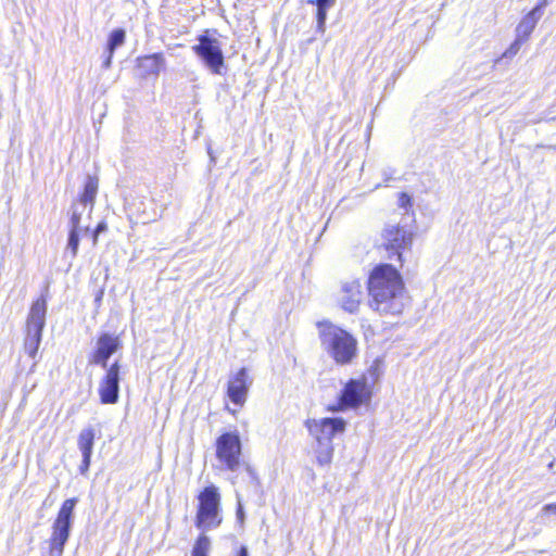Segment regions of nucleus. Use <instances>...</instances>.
Returning a JSON list of instances; mask_svg holds the SVG:
<instances>
[{
	"mask_svg": "<svg viewBox=\"0 0 556 556\" xmlns=\"http://www.w3.org/2000/svg\"><path fill=\"white\" fill-rule=\"evenodd\" d=\"M250 384L251 382L248 381L247 369H239L228 383L227 394L231 402L236 405H243Z\"/></svg>",
	"mask_w": 556,
	"mask_h": 556,
	"instance_id": "4468645a",
	"label": "nucleus"
},
{
	"mask_svg": "<svg viewBox=\"0 0 556 556\" xmlns=\"http://www.w3.org/2000/svg\"><path fill=\"white\" fill-rule=\"evenodd\" d=\"M47 301L43 296L33 302L27 320H26V338L25 351L35 358L42 338V330L46 325Z\"/></svg>",
	"mask_w": 556,
	"mask_h": 556,
	"instance_id": "39448f33",
	"label": "nucleus"
},
{
	"mask_svg": "<svg viewBox=\"0 0 556 556\" xmlns=\"http://www.w3.org/2000/svg\"><path fill=\"white\" fill-rule=\"evenodd\" d=\"M327 10L326 8H317V31L324 33L325 31V22L327 18Z\"/></svg>",
	"mask_w": 556,
	"mask_h": 556,
	"instance_id": "393cba45",
	"label": "nucleus"
},
{
	"mask_svg": "<svg viewBox=\"0 0 556 556\" xmlns=\"http://www.w3.org/2000/svg\"><path fill=\"white\" fill-rule=\"evenodd\" d=\"M239 556H249L248 548L245 546H241Z\"/></svg>",
	"mask_w": 556,
	"mask_h": 556,
	"instance_id": "473e14b6",
	"label": "nucleus"
},
{
	"mask_svg": "<svg viewBox=\"0 0 556 556\" xmlns=\"http://www.w3.org/2000/svg\"><path fill=\"white\" fill-rule=\"evenodd\" d=\"M382 247L388 252V257L396 256L400 264L403 263V252L410 250L415 233L400 225H387L382 230Z\"/></svg>",
	"mask_w": 556,
	"mask_h": 556,
	"instance_id": "423d86ee",
	"label": "nucleus"
},
{
	"mask_svg": "<svg viewBox=\"0 0 556 556\" xmlns=\"http://www.w3.org/2000/svg\"><path fill=\"white\" fill-rule=\"evenodd\" d=\"M305 426L316 442L332 443L338 433L345 431L346 421L343 418L307 419Z\"/></svg>",
	"mask_w": 556,
	"mask_h": 556,
	"instance_id": "1a4fd4ad",
	"label": "nucleus"
},
{
	"mask_svg": "<svg viewBox=\"0 0 556 556\" xmlns=\"http://www.w3.org/2000/svg\"><path fill=\"white\" fill-rule=\"evenodd\" d=\"M122 348V341L118 336L111 333L101 334L96 343V350L90 357V364L108 367L109 358Z\"/></svg>",
	"mask_w": 556,
	"mask_h": 556,
	"instance_id": "ddd939ff",
	"label": "nucleus"
},
{
	"mask_svg": "<svg viewBox=\"0 0 556 556\" xmlns=\"http://www.w3.org/2000/svg\"><path fill=\"white\" fill-rule=\"evenodd\" d=\"M366 396V384L361 380H350L341 392L339 402L328 406V410L332 413L342 412L348 408L359 406Z\"/></svg>",
	"mask_w": 556,
	"mask_h": 556,
	"instance_id": "9d476101",
	"label": "nucleus"
},
{
	"mask_svg": "<svg viewBox=\"0 0 556 556\" xmlns=\"http://www.w3.org/2000/svg\"><path fill=\"white\" fill-rule=\"evenodd\" d=\"M110 35H115V36L125 35V30L122 28H117V29H114Z\"/></svg>",
	"mask_w": 556,
	"mask_h": 556,
	"instance_id": "2f4dec72",
	"label": "nucleus"
},
{
	"mask_svg": "<svg viewBox=\"0 0 556 556\" xmlns=\"http://www.w3.org/2000/svg\"><path fill=\"white\" fill-rule=\"evenodd\" d=\"M542 516L547 514H555L556 515V504H546L541 509Z\"/></svg>",
	"mask_w": 556,
	"mask_h": 556,
	"instance_id": "c756f323",
	"label": "nucleus"
},
{
	"mask_svg": "<svg viewBox=\"0 0 556 556\" xmlns=\"http://www.w3.org/2000/svg\"><path fill=\"white\" fill-rule=\"evenodd\" d=\"M87 207L79 205V203H75L72 205V215H71V229H84L80 227V218Z\"/></svg>",
	"mask_w": 556,
	"mask_h": 556,
	"instance_id": "4be33fe9",
	"label": "nucleus"
},
{
	"mask_svg": "<svg viewBox=\"0 0 556 556\" xmlns=\"http://www.w3.org/2000/svg\"><path fill=\"white\" fill-rule=\"evenodd\" d=\"M94 437V429L91 427L84 428L79 432L77 445L81 455H92Z\"/></svg>",
	"mask_w": 556,
	"mask_h": 556,
	"instance_id": "f3484780",
	"label": "nucleus"
},
{
	"mask_svg": "<svg viewBox=\"0 0 556 556\" xmlns=\"http://www.w3.org/2000/svg\"><path fill=\"white\" fill-rule=\"evenodd\" d=\"M191 556H207V554H195V553H191Z\"/></svg>",
	"mask_w": 556,
	"mask_h": 556,
	"instance_id": "72a5a7b5",
	"label": "nucleus"
},
{
	"mask_svg": "<svg viewBox=\"0 0 556 556\" xmlns=\"http://www.w3.org/2000/svg\"><path fill=\"white\" fill-rule=\"evenodd\" d=\"M315 454L318 465L328 466L333 456V444L326 442H316Z\"/></svg>",
	"mask_w": 556,
	"mask_h": 556,
	"instance_id": "a211bd4d",
	"label": "nucleus"
},
{
	"mask_svg": "<svg viewBox=\"0 0 556 556\" xmlns=\"http://www.w3.org/2000/svg\"><path fill=\"white\" fill-rule=\"evenodd\" d=\"M106 369L105 376L100 381L99 395L101 403L115 404L119 397V370L118 361H115Z\"/></svg>",
	"mask_w": 556,
	"mask_h": 556,
	"instance_id": "f8f14e48",
	"label": "nucleus"
},
{
	"mask_svg": "<svg viewBox=\"0 0 556 556\" xmlns=\"http://www.w3.org/2000/svg\"><path fill=\"white\" fill-rule=\"evenodd\" d=\"M312 3H315L317 8H326L329 9L334 4V0H315L311 1Z\"/></svg>",
	"mask_w": 556,
	"mask_h": 556,
	"instance_id": "c85d7f7f",
	"label": "nucleus"
},
{
	"mask_svg": "<svg viewBox=\"0 0 556 556\" xmlns=\"http://www.w3.org/2000/svg\"><path fill=\"white\" fill-rule=\"evenodd\" d=\"M105 230H106V224H105V223H103V222L99 223V224H98V226L96 227L94 231H93V244H96V243H97V241H98V236H99L101 232L105 231Z\"/></svg>",
	"mask_w": 556,
	"mask_h": 556,
	"instance_id": "cd10ccee",
	"label": "nucleus"
},
{
	"mask_svg": "<svg viewBox=\"0 0 556 556\" xmlns=\"http://www.w3.org/2000/svg\"><path fill=\"white\" fill-rule=\"evenodd\" d=\"M210 549H211V540L207 535L202 533L198 536L191 553L207 554Z\"/></svg>",
	"mask_w": 556,
	"mask_h": 556,
	"instance_id": "5701e85b",
	"label": "nucleus"
},
{
	"mask_svg": "<svg viewBox=\"0 0 556 556\" xmlns=\"http://www.w3.org/2000/svg\"><path fill=\"white\" fill-rule=\"evenodd\" d=\"M536 12H538V10H533L527 16L523 17V20L520 22V24L517 27L518 33H522V35H529L533 30L534 24L536 21L535 20Z\"/></svg>",
	"mask_w": 556,
	"mask_h": 556,
	"instance_id": "aec40b11",
	"label": "nucleus"
},
{
	"mask_svg": "<svg viewBox=\"0 0 556 556\" xmlns=\"http://www.w3.org/2000/svg\"><path fill=\"white\" fill-rule=\"evenodd\" d=\"M163 66V58L159 53L138 59V68L142 76L157 75Z\"/></svg>",
	"mask_w": 556,
	"mask_h": 556,
	"instance_id": "2eb2a0df",
	"label": "nucleus"
},
{
	"mask_svg": "<svg viewBox=\"0 0 556 556\" xmlns=\"http://www.w3.org/2000/svg\"><path fill=\"white\" fill-rule=\"evenodd\" d=\"M125 37H110V41L108 43L106 52L108 55L103 62V67L109 68L111 65V59L114 50L124 45Z\"/></svg>",
	"mask_w": 556,
	"mask_h": 556,
	"instance_id": "412c9836",
	"label": "nucleus"
},
{
	"mask_svg": "<svg viewBox=\"0 0 556 556\" xmlns=\"http://www.w3.org/2000/svg\"><path fill=\"white\" fill-rule=\"evenodd\" d=\"M99 180L96 176H88L85 182L84 192L78 201L79 205L84 207L89 206L91 211L94 204L96 195L98 192Z\"/></svg>",
	"mask_w": 556,
	"mask_h": 556,
	"instance_id": "dca6fc26",
	"label": "nucleus"
},
{
	"mask_svg": "<svg viewBox=\"0 0 556 556\" xmlns=\"http://www.w3.org/2000/svg\"><path fill=\"white\" fill-rule=\"evenodd\" d=\"M81 456H83V460L79 466V470H80L81 475H85L89 470L90 463H91V455H81Z\"/></svg>",
	"mask_w": 556,
	"mask_h": 556,
	"instance_id": "bb28decb",
	"label": "nucleus"
},
{
	"mask_svg": "<svg viewBox=\"0 0 556 556\" xmlns=\"http://www.w3.org/2000/svg\"><path fill=\"white\" fill-rule=\"evenodd\" d=\"M522 45V37H517L515 41L510 45V47L502 54V56L497 60L511 59L515 56L520 50Z\"/></svg>",
	"mask_w": 556,
	"mask_h": 556,
	"instance_id": "b1692460",
	"label": "nucleus"
},
{
	"mask_svg": "<svg viewBox=\"0 0 556 556\" xmlns=\"http://www.w3.org/2000/svg\"><path fill=\"white\" fill-rule=\"evenodd\" d=\"M88 230L89 226H86L85 229H70L66 249L71 251L72 257H75L77 255L80 233L87 232Z\"/></svg>",
	"mask_w": 556,
	"mask_h": 556,
	"instance_id": "6ab92c4d",
	"label": "nucleus"
},
{
	"mask_svg": "<svg viewBox=\"0 0 556 556\" xmlns=\"http://www.w3.org/2000/svg\"><path fill=\"white\" fill-rule=\"evenodd\" d=\"M337 302L342 309L354 314L358 311L363 300V288L358 279H348L341 282L337 292Z\"/></svg>",
	"mask_w": 556,
	"mask_h": 556,
	"instance_id": "9b49d317",
	"label": "nucleus"
},
{
	"mask_svg": "<svg viewBox=\"0 0 556 556\" xmlns=\"http://www.w3.org/2000/svg\"><path fill=\"white\" fill-rule=\"evenodd\" d=\"M237 519L241 525L244 522V510L240 501H238Z\"/></svg>",
	"mask_w": 556,
	"mask_h": 556,
	"instance_id": "7c9ffc66",
	"label": "nucleus"
},
{
	"mask_svg": "<svg viewBox=\"0 0 556 556\" xmlns=\"http://www.w3.org/2000/svg\"><path fill=\"white\" fill-rule=\"evenodd\" d=\"M204 35H205V36H208V35H210V30H208V29H207V30H205Z\"/></svg>",
	"mask_w": 556,
	"mask_h": 556,
	"instance_id": "f704fd0d",
	"label": "nucleus"
},
{
	"mask_svg": "<svg viewBox=\"0 0 556 556\" xmlns=\"http://www.w3.org/2000/svg\"><path fill=\"white\" fill-rule=\"evenodd\" d=\"M370 308L379 314H401L405 306V286L399 270L391 264H380L370 271L367 281Z\"/></svg>",
	"mask_w": 556,
	"mask_h": 556,
	"instance_id": "f257e3e1",
	"label": "nucleus"
},
{
	"mask_svg": "<svg viewBox=\"0 0 556 556\" xmlns=\"http://www.w3.org/2000/svg\"><path fill=\"white\" fill-rule=\"evenodd\" d=\"M321 345L337 364H350L357 354V341L352 334L332 324L320 323Z\"/></svg>",
	"mask_w": 556,
	"mask_h": 556,
	"instance_id": "f03ea898",
	"label": "nucleus"
},
{
	"mask_svg": "<svg viewBox=\"0 0 556 556\" xmlns=\"http://www.w3.org/2000/svg\"><path fill=\"white\" fill-rule=\"evenodd\" d=\"M77 502V498H67L63 502L52 525V532L49 539L50 556L63 555L65 544L73 527L74 509Z\"/></svg>",
	"mask_w": 556,
	"mask_h": 556,
	"instance_id": "20e7f679",
	"label": "nucleus"
},
{
	"mask_svg": "<svg viewBox=\"0 0 556 556\" xmlns=\"http://www.w3.org/2000/svg\"><path fill=\"white\" fill-rule=\"evenodd\" d=\"M241 441L237 433L226 432L216 440V456L230 471L240 466Z\"/></svg>",
	"mask_w": 556,
	"mask_h": 556,
	"instance_id": "0eeeda50",
	"label": "nucleus"
},
{
	"mask_svg": "<svg viewBox=\"0 0 556 556\" xmlns=\"http://www.w3.org/2000/svg\"><path fill=\"white\" fill-rule=\"evenodd\" d=\"M199 43L192 47L195 54L213 74H222L224 54L218 40L214 37H199Z\"/></svg>",
	"mask_w": 556,
	"mask_h": 556,
	"instance_id": "6e6552de",
	"label": "nucleus"
},
{
	"mask_svg": "<svg viewBox=\"0 0 556 556\" xmlns=\"http://www.w3.org/2000/svg\"><path fill=\"white\" fill-rule=\"evenodd\" d=\"M198 501L195 527L203 532L218 528L223 521L218 489L215 485L204 488Z\"/></svg>",
	"mask_w": 556,
	"mask_h": 556,
	"instance_id": "7ed1b4c3",
	"label": "nucleus"
},
{
	"mask_svg": "<svg viewBox=\"0 0 556 556\" xmlns=\"http://www.w3.org/2000/svg\"><path fill=\"white\" fill-rule=\"evenodd\" d=\"M410 203H412L410 195H408L405 192L400 193V197H399L400 207L407 208L408 206H410Z\"/></svg>",
	"mask_w": 556,
	"mask_h": 556,
	"instance_id": "a878e982",
	"label": "nucleus"
}]
</instances>
